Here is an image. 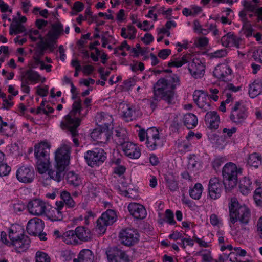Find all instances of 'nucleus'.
Here are the masks:
<instances>
[{
  "label": "nucleus",
  "mask_w": 262,
  "mask_h": 262,
  "mask_svg": "<svg viewBox=\"0 0 262 262\" xmlns=\"http://www.w3.org/2000/svg\"><path fill=\"white\" fill-rule=\"evenodd\" d=\"M180 84L179 77L174 74L160 79L157 82L154 90V100L158 101L160 98L168 104H173L174 97L173 90Z\"/></svg>",
  "instance_id": "nucleus-1"
},
{
  "label": "nucleus",
  "mask_w": 262,
  "mask_h": 262,
  "mask_svg": "<svg viewBox=\"0 0 262 262\" xmlns=\"http://www.w3.org/2000/svg\"><path fill=\"white\" fill-rule=\"evenodd\" d=\"M70 148L69 145H63L56 150L55 157L56 168L55 170L50 169L48 171V175L51 179L60 182L63 177L66 167L69 163Z\"/></svg>",
  "instance_id": "nucleus-2"
},
{
  "label": "nucleus",
  "mask_w": 262,
  "mask_h": 262,
  "mask_svg": "<svg viewBox=\"0 0 262 262\" xmlns=\"http://www.w3.org/2000/svg\"><path fill=\"white\" fill-rule=\"evenodd\" d=\"M30 40L36 42L37 48L36 49L34 57L40 58L44 51L49 49L53 51L55 48L56 40L59 34H28Z\"/></svg>",
  "instance_id": "nucleus-3"
},
{
  "label": "nucleus",
  "mask_w": 262,
  "mask_h": 262,
  "mask_svg": "<svg viewBox=\"0 0 262 262\" xmlns=\"http://www.w3.org/2000/svg\"><path fill=\"white\" fill-rule=\"evenodd\" d=\"M230 226L232 227L238 220L241 223L246 224L248 223L250 214L249 209L245 205L239 206L236 199H232L229 205Z\"/></svg>",
  "instance_id": "nucleus-4"
},
{
  "label": "nucleus",
  "mask_w": 262,
  "mask_h": 262,
  "mask_svg": "<svg viewBox=\"0 0 262 262\" xmlns=\"http://www.w3.org/2000/svg\"><path fill=\"white\" fill-rule=\"evenodd\" d=\"M78 93L72 94V99L74 100L72 106V110L68 115L65 116L62 121V125L66 123V125L70 128L79 126L80 123V119L78 117V115H80L82 107L81 101L78 98Z\"/></svg>",
  "instance_id": "nucleus-5"
},
{
  "label": "nucleus",
  "mask_w": 262,
  "mask_h": 262,
  "mask_svg": "<svg viewBox=\"0 0 262 262\" xmlns=\"http://www.w3.org/2000/svg\"><path fill=\"white\" fill-rule=\"evenodd\" d=\"M241 173L242 169L238 168L234 163L229 162L226 164L222 170L225 188L230 190L235 187L238 182V176Z\"/></svg>",
  "instance_id": "nucleus-6"
},
{
  "label": "nucleus",
  "mask_w": 262,
  "mask_h": 262,
  "mask_svg": "<svg viewBox=\"0 0 262 262\" xmlns=\"http://www.w3.org/2000/svg\"><path fill=\"white\" fill-rule=\"evenodd\" d=\"M15 229V226H11L9 229V237L11 239V246L15 247L16 251L20 253L28 248L30 241L27 236L17 233Z\"/></svg>",
  "instance_id": "nucleus-7"
},
{
  "label": "nucleus",
  "mask_w": 262,
  "mask_h": 262,
  "mask_svg": "<svg viewBox=\"0 0 262 262\" xmlns=\"http://www.w3.org/2000/svg\"><path fill=\"white\" fill-rule=\"evenodd\" d=\"M84 158L89 166L94 167L102 164L106 159V154L103 149L88 150Z\"/></svg>",
  "instance_id": "nucleus-8"
},
{
  "label": "nucleus",
  "mask_w": 262,
  "mask_h": 262,
  "mask_svg": "<svg viewBox=\"0 0 262 262\" xmlns=\"http://www.w3.org/2000/svg\"><path fill=\"white\" fill-rule=\"evenodd\" d=\"M248 116V112L244 104L239 101L235 103L231 108L230 118L232 122L237 125L245 122Z\"/></svg>",
  "instance_id": "nucleus-9"
},
{
  "label": "nucleus",
  "mask_w": 262,
  "mask_h": 262,
  "mask_svg": "<svg viewBox=\"0 0 262 262\" xmlns=\"http://www.w3.org/2000/svg\"><path fill=\"white\" fill-rule=\"evenodd\" d=\"M116 220V214L113 210H107L97 221L96 229L99 233H104L106 227L113 224Z\"/></svg>",
  "instance_id": "nucleus-10"
},
{
  "label": "nucleus",
  "mask_w": 262,
  "mask_h": 262,
  "mask_svg": "<svg viewBox=\"0 0 262 262\" xmlns=\"http://www.w3.org/2000/svg\"><path fill=\"white\" fill-rule=\"evenodd\" d=\"M119 238L122 244L130 246L138 243L139 235L136 230L133 228H126L120 231Z\"/></svg>",
  "instance_id": "nucleus-11"
},
{
  "label": "nucleus",
  "mask_w": 262,
  "mask_h": 262,
  "mask_svg": "<svg viewBox=\"0 0 262 262\" xmlns=\"http://www.w3.org/2000/svg\"><path fill=\"white\" fill-rule=\"evenodd\" d=\"M118 110L121 116L127 121L136 119L141 115L138 107L125 103H120Z\"/></svg>",
  "instance_id": "nucleus-12"
},
{
  "label": "nucleus",
  "mask_w": 262,
  "mask_h": 262,
  "mask_svg": "<svg viewBox=\"0 0 262 262\" xmlns=\"http://www.w3.org/2000/svg\"><path fill=\"white\" fill-rule=\"evenodd\" d=\"M49 205L40 199L30 201L27 205L29 212L35 216H40L46 214Z\"/></svg>",
  "instance_id": "nucleus-13"
},
{
  "label": "nucleus",
  "mask_w": 262,
  "mask_h": 262,
  "mask_svg": "<svg viewBox=\"0 0 262 262\" xmlns=\"http://www.w3.org/2000/svg\"><path fill=\"white\" fill-rule=\"evenodd\" d=\"M146 145L151 150H155L157 147L162 144V140L159 135V132L156 127H151L147 129Z\"/></svg>",
  "instance_id": "nucleus-14"
},
{
  "label": "nucleus",
  "mask_w": 262,
  "mask_h": 262,
  "mask_svg": "<svg viewBox=\"0 0 262 262\" xmlns=\"http://www.w3.org/2000/svg\"><path fill=\"white\" fill-rule=\"evenodd\" d=\"M113 128L112 126L97 128L91 133V137L99 143H106L110 138Z\"/></svg>",
  "instance_id": "nucleus-15"
},
{
  "label": "nucleus",
  "mask_w": 262,
  "mask_h": 262,
  "mask_svg": "<svg viewBox=\"0 0 262 262\" xmlns=\"http://www.w3.org/2000/svg\"><path fill=\"white\" fill-rule=\"evenodd\" d=\"M193 100L199 107L203 111L210 109V100L208 94L202 90H195L193 94Z\"/></svg>",
  "instance_id": "nucleus-16"
},
{
  "label": "nucleus",
  "mask_w": 262,
  "mask_h": 262,
  "mask_svg": "<svg viewBox=\"0 0 262 262\" xmlns=\"http://www.w3.org/2000/svg\"><path fill=\"white\" fill-rule=\"evenodd\" d=\"M121 145L124 154L131 159H138L140 157L141 151L139 148L135 144L130 142L119 141Z\"/></svg>",
  "instance_id": "nucleus-17"
},
{
  "label": "nucleus",
  "mask_w": 262,
  "mask_h": 262,
  "mask_svg": "<svg viewBox=\"0 0 262 262\" xmlns=\"http://www.w3.org/2000/svg\"><path fill=\"white\" fill-rule=\"evenodd\" d=\"M17 180L22 183H29L34 178V172L32 167L22 166L18 168L16 173Z\"/></svg>",
  "instance_id": "nucleus-18"
},
{
  "label": "nucleus",
  "mask_w": 262,
  "mask_h": 262,
  "mask_svg": "<svg viewBox=\"0 0 262 262\" xmlns=\"http://www.w3.org/2000/svg\"><path fill=\"white\" fill-rule=\"evenodd\" d=\"M188 70L195 79L202 78L205 73V66L199 58H194L189 64Z\"/></svg>",
  "instance_id": "nucleus-19"
},
{
  "label": "nucleus",
  "mask_w": 262,
  "mask_h": 262,
  "mask_svg": "<svg viewBox=\"0 0 262 262\" xmlns=\"http://www.w3.org/2000/svg\"><path fill=\"white\" fill-rule=\"evenodd\" d=\"M50 145L46 141L41 142L35 147L34 155L37 161L49 160Z\"/></svg>",
  "instance_id": "nucleus-20"
},
{
  "label": "nucleus",
  "mask_w": 262,
  "mask_h": 262,
  "mask_svg": "<svg viewBox=\"0 0 262 262\" xmlns=\"http://www.w3.org/2000/svg\"><path fill=\"white\" fill-rule=\"evenodd\" d=\"M208 189L209 196L212 199L216 200L221 196L222 185L217 178L213 177L210 179Z\"/></svg>",
  "instance_id": "nucleus-21"
},
{
  "label": "nucleus",
  "mask_w": 262,
  "mask_h": 262,
  "mask_svg": "<svg viewBox=\"0 0 262 262\" xmlns=\"http://www.w3.org/2000/svg\"><path fill=\"white\" fill-rule=\"evenodd\" d=\"M44 228L43 221L38 218H33L29 221L27 226V230L29 234L37 235L41 233Z\"/></svg>",
  "instance_id": "nucleus-22"
},
{
  "label": "nucleus",
  "mask_w": 262,
  "mask_h": 262,
  "mask_svg": "<svg viewBox=\"0 0 262 262\" xmlns=\"http://www.w3.org/2000/svg\"><path fill=\"white\" fill-rule=\"evenodd\" d=\"M232 70L226 64H218L214 69L213 74L216 78L222 81L229 80Z\"/></svg>",
  "instance_id": "nucleus-23"
},
{
  "label": "nucleus",
  "mask_w": 262,
  "mask_h": 262,
  "mask_svg": "<svg viewBox=\"0 0 262 262\" xmlns=\"http://www.w3.org/2000/svg\"><path fill=\"white\" fill-rule=\"evenodd\" d=\"M222 45L226 47L239 48L242 45V39L234 34H226L221 38Z\"/></svg>",
  "instance_id": "nucleus-24"
},
{
  "label": "nucleus",
  "mask_w": 262,
  "mask_h": 262,
  "mask_svg": "<svg viewBox=\"0 0 262 262\" xmlns=\"http://www.w3.org/2000/svg\"><path fill=\"white\" fill-rule=\"evenodd\" d=\"M130 214L137 219H143L146 216L147 212L144 207L137 203H131L128 206Z\"/></svg>",
  "instance_id": "nucleus-25"
},
{
  "label": "nucleus",
  "mask_w": 262,
  "mask_h": 262,
  "mask_svg": "<svg viewBox=\"0 0 262 262\" xmlns=\"http://www.w3.org/2000/svg\"><path fill=\"white\" fill-rule=\"evenodd\" d=\"M205 122L210 129H216L218 128L220 122L219 115L216 112H208L205 116Z\"/></svg>",
  "instance_id": "nucleus-26"
},
{
  "label": "nucleus",
  "mask_w": 262,
  "mask_h": 262,
  "mask_svg": "<svg viewBox=\"0 0 262 262\" xmlns=\"http://www.w3.org/2000/svg\"><path fill=\"white\" fill-rule=\"evenodd\" d=\"M27 18L25 16H21L20 18L16 17L13 18L10 25V33H23L26 31V29L22 23H25Z\"/></svg>",
  "instance_id": "nucleus-27"
},
{
  "label": "nucleus",
  "mask_w": 262,
  "mask_h": 262,
  "mask_svg": "<svg viewBox=\"0 0 262 262\" xmlns=\"http://www.w3.org/2000/svg\"><path fill=\"white\" fill-rule=\"evenodd\" d=\"M21 77L27 79L31 83H36L38 81L43 83L46 81L45 77H42L37 72L32 70H28L23 72Z\"/></svg>",
  "instance_id": "nucleus-28"
},
{
  "label": "nucleus",
  "mask_w": 262,
  "mask_h": 262,
  "mask_svg": "<svg viewBox=\"0 0 262 262\" xmlns=\"http://www.w3.org/2000/svg\"><path fill=\"white\" fill-rule=\"evenodd\" d=\"M95 121L97 124L102 123L103 124L102 127H107L108 126H112V124L113 121V119L112 115H109L108 113L101 112H98L95 116Z\"/></svg>",
  "instance_id": "nucleus-29"
},
{
  "label": "nucleus",
  "mask_w": 262,
  "mask_h": 262,
  "mask_svg": "<svg viewBox=\"0 0 262 262\" xmlns=\"http://www.w3.org/2000/svg\"><path fill=\"white\" fill-rule=\"evenodd\" d=\"M94 255L93 252L89 249H83L80 251L77 258H74L73 262H93Z\"/></svg>",
  "instance_id": "nucleus-30"
},
{
  "label": "nucleus",
  "mask_w": 262,
  "mask_h": 262,
  "mask_svg": "<svg viewBox=\"0 0 262 262\" xmlns=\"http://www.w3.org/2000/svg\"><path fill=\"white\" fill-rule=\"evenodd\" d=\"M262 93V81L255 80L249 85L248 93L251 98H254Z\"/></svg>",
  "instance_id": "nucleus-31"
},
{
  "label": "nucleus",
  "mask_w": 262,
  "mask_h": 262,
  "mask_svg": "<svg viewBox=\"0 0 262 262\" xmlns=\"http://www.w3.org/2000/svg\"><path fill=\"white\" fill-rule=\"evenodd\" d=\"M16 130L15 125L12 123L8 124L2 120L0 116V134L7 137L12 136Z\"/></svg>",
  "instance_id": "nucleus-32"
},
{
  "label": "nucleus",
  "mask_w": 262,
  "mask_h": 262,
  "mask_svg": "<svg viewBox=\"0 0 262 262\" xmlns=\"http://www.w3.org/2000/svg\"><path fill=\"white\" fill-rule=\"evenodd\" d=\"M75 232L78 238L82 241H88L91 238V233L90 230L84 227H78L75 229Z\"/></svg>",
  "instance_id": "nucleus-33"
},
{
  "label": "nucleus",
  "mask_w": 262,
  "mask_h": 262,
  "mask_svg": "<svg viewBox=\"0 0 262 262\" xmlns=\"http://www.w3.org/2000/svg\"><path fill=\"white\" fill-rule=\"evenodd\" d=\"M61 237L63 241L67 244L76 245L78 243L75 231H68L64 232Z\"/></svg>",
  "instance_id": "nucleus-34"
},
{
  "label": "nucleus",
  "mask_w": 262,
  "mask_h": 262,
  "mask_svg": "<svg viewBox=\"0 0 262 262\" xmlns=\"http://www.w3.org/2000/svg\"><path fill=\"white\" fill-rule=\"evenodd\" d=\"M184 125L189 129L195 127L198 124L196 116L192 113L185 114L183 118Z\"/></svg>",
  "instance_id": "nucleus-35"
},
{
  "label": "nucleus",
  "mask_w": 262,
  "mask_h": 262,
  "mask_svg": "<svg viewBox=\"0 0 262 262\" xmlns=\"http://www.w3.org/2000/svg\"><path fill=\"white\" fill-rule=\"evenodd\" d=\"M60 198L64 203V207L68 208H73L76 206V203L73 200L69 192L67 191H62L60 192Z\"/></svg>",
  "instance_id": "nucleus-36"
},
{
  "label": "nucleus",
  "mask_w": 262,
  "mask_h": 262,
  "mask_svg": "<svg viewBox=\"0 0 262 262\" xmlns=\"http://www.w3.org/2000/svg\"><path fill=\"white\" fill-rule=\"evenodd\" d=\"M66 179L67 183L74 187H77L82 184L81 178L73 171H69L67 173Z\"/></svg>",
  "instance_id": "nucleus-37"
},
{
  "label": "nucleus",
  "mask_w": 262,
  "mask_h": 262,
  "mask_svg": "<svg viewBox=\"0 0 262 262\" xmlns=\"http://www.w3.org/2000/svg\"><path fill=\"white\" fill-rule=\"evenodd\" d=\"M189 55H184L183 57L180 58L173 57L168 62V66L169 67H181L189 61Z\"/></svg>",
  "instance_id": "nucleus-38"
},
{
  "label": "nucleus",
  "mask_w": 262,
  "mask_h": 262,
  "mask_svg": "<svg viewBox=\"0 0 262 262\" xmlns=\"http://www.w3.org/2000/svg\"><path fill=\"white\" fill-rule=\"evenodd\" d=\"M203 187L201 183H197L194 186L190 187L189 193L190 196L194 200H199L202 195Z\"/></svg>",
  "instance_id": "nucleus-39"
},
{
  "label": "nucleus",
  "mask_w": 262,
  "mask_h": 262,
  "mask_svg": "<svg viewBox=\"0 0 262 262\" xmlns=\"http://www.w3.org/2000/svg\"><path fill=\"white\" fill-rule=\"evenodd\" d=\"M261 163L262 158L258 154L255 152L249 156L247 163L250 166L258 168L261 164Z\"/></svg>",
  "instance_id": "nucleus-40"
},
{
  "label": "nucleus",
  "mask_w": 262,
  "mask_h": 262,
  "mask_svg": "<svg viewBox=\"0 0 262 262\" xmlns=\"http://www.w3.org/2000/svg\"><path fill=\"white\" fill-rule=\"evenodd\" d=\"M56 207L52 220L60 221L63 217L61 210L64 207V203L62 201H57L56 202Z\"/></svg>",
  "instance_id": "nucleus-41"
},
{
  "label": "nucleus",
  "mask_w": 262,
  "mask_h": 262,
  "mask_svg": "<svg viewBox=\"0 0 262 262\" xmlns=\"http://www.w3.org/2000/svg\"><path fill=\"white\" fill-rule=\"evenodd\" d=\"M252 189L251 182L248 178H244L239 184L240 192L244 195H247Z\"/></svg>",
  "instance_id": "nucleus-42"
},
{
  "label": "nucleus",
  "mask_w": 262,
  "mask_h": 262,
  "mask_svg": "<svg viewBox=\"0 0 262 262\" xmlns=\"http://www.w3.org/2000/svg\"><path fill=\"white\" fill-rule=\"evenodd\" d=\"M166 184L168 188L171 191H176L178 190V183L176 178L171 174L167 176L165 178Z\"/></svg>",
  "instance_id": "nucleus-43"
},
{
  "label": "nucleus",
  "mask_w": 262,
  "mask_h": 262,
  "mask_svg": "<svg viewBox=\"0 0 262 262\" xmlns=\"http://www.w3.org/2000/svg\"><path fill=\"white\" fill-rule=\"evenodd\" d=\"M122 250L117 248H113L107 250L106 252L108 260L117 261L121 255Z\"/></svg>",
  "instance_id": "nucleus-44"
},
{
  "label": "nucleus",
  "mask_w": 262,
  "mask_h": 262,
  "mask_svg": "<svg viewBox=\"0 0 262 262\" xmlns=\"http://www.w3.org/2000/svg\"><path fill=\"white\" fill-rule=\"evenodd\" d=\"M61 127L62 129H67L71 135L72 138H73V141L75 144V146H77L79 145L78 143V140L77 138L76 137V136L78 134V132L77 130V127L79 126H77L76 127H73V128H70L69 126H67L66 124H62V122H61L60 124Z\"/></svg>",
  "instance_id": "nucleus-45"
},
{
  "label": "nucleus",
  "mask_w": 262,
  "mask_h": 262,
  "mask_svg": "<svg viewBox=\"0 0 262 262\" xmlns=\"http://www.w3.org/2000/svg\"><path fill=\"white\" fill-rule=\"evenodd\" d=\"M200 166L198 159L195 155H190L188 158V168L191 170H198Z\"/></svg>",
  "instance_id": "nucleus-46"
},
{
  "label": "nucleus",
  "mask_w": 262,
  "mask_h": 262,
  "mask_svg": "<svg viewBox=\"0 0 262 262\" xmlns=\"http://www.w3.org/2000/svg\"><path fill=\"white\" fill-rule=\"evenodd\" d=\"M86 187L88 194L91 198L97 196L100 192V189L96 184L89 183L86 184Z\"/></svg>",
  "instance_id": "nucleus-47"
},
{
  "label": "nucleus",
  "mask_w": 262,
  "mask_h": 262,
  "mask_svg": "<svg viewBox=\"0 0 262 262\" xmlns=\"http://www.w3.org/2000/svg\"><path fill=\"white\" fill-rule=\"evenodd\" d=\"M195 255L201 256L202 262H210L212 259L210 251L207 249H202L198 252Z\"/></svg>",
  "instance_id": "nucleus-48"
},
{
  "label": "nucleus",
  "mask_w": 262,
  "mask_h": 262,
  "mask_svg": "<svg viewBox=\"0 0 262 262\" xmlns=\"http://www.w3.org/2000/svg\"><path fill=\"white\" fill-rule=\"evenodd\" d=\"M49 166V160L47 161H37V168L39 173H44L48 170Z\"/></svg>",
  "instance_id": "nucleus-49"
},
{
  "label": "nucleus",
  "mask_w": 262,
  "mask_h": 262,
  "mask_svg": "<svg viewBox=\"0 0 262 262\" xmlns=\"http://www.w3.org/2000/svg\"><path fill=\"white\" fill-rule=\"evenodd\" d=\"M36 262H51L50 258L43 252L37 251L36 253Z\"/></svg>",
  "instance_id": "nucleus-50"
},
{
  "label": "nucleus",
  "mask_w": 262,
  "mask_h": 262,
  "mask_svg": "<svg viewBox=\"0 0 262 262\" xmlns=\"http://www.w3.org/2000/svg\"><path fill=\"white\" fill-rule=\"evenodd\" d=\"M253 199L257 206H262V188H258L255 191Z\"/></svg>",
  "instance_id": "nucleus-51"
},
{
  "label": "nucleus",
  "mask_w": 262,
  "mask_h": 262,
  "mask_svg": "<svg viewBox=\"0 0 262 262\" xmlns=\"http://www.w3.org/2000/svg\"><path fill=\"white\" fill-rule=\"evenodd\" d=\"M227 54V51L225 49L216 50L209 54L211 58H222L225 57Z\"/></svg>",
  "instance_id": "nucleus-52"
},
{
  "label": "nucleus",
  "mask_w": 262,
  "mask_h": 262,
  "mask_svg": "<svg viewBox=\"0 0 262 262\" xmlns=\"http://www.w3.org/2000/svg\"><path fill=\"white\" fill-rule=\"evenodd\" d=\"M165 221L170 225H174L176 222L174 220L173 212L169 209L166 210L165 212Z\"/></svg>",
  "instance_id": "nucleus-53"
},
{
  "label": "nucleus",
  "mask_w": 262,
  "mask_h": 262,
  "mask_svg": "<svg viewBox=\"0 0 262 262\" xmlns=\"http://www.w3.org/2000/svg\"><path fill=\"white\" fill-rule=\"evenodd\" d=\"M253 58L262 63V47H259L252 53Z\"/></svg>",
  "instance_id": "nucleus-54"
},
{
  "label": "nucleus",
  "mask_w": 262,
  "mask_h": 262,
  "mask_svg": "<svg viewBox=\"0 0 262 262\" xmlns=\"http://www.w3.org/2000/svg\"><path fill=\"white\" fill-rule=\"evenodd\" d=\"M11 167L4 162L0 164V176H7L11 171Z\"/></svg>",
  "instance_id": "nucleus-55"
},
{
  "label": "nucleus",
  "mask_w": 262,
  "mask_h": 262,
  "mask_svg": "<svg viewBox=\"0 0 262 262\" xmlns=\"http://www.w3.org/2000/svg\"><path fill=\"white\" fill-rule=\"evenodd\" d=\"M208 39L204 36L200 37L195 40L194 44L198 47H204L207 45Z\"/></svg>",
  "instance_id": "nucleus-56"
},
{
  "label": "nucleus",
  "mask_w": 262,
  "mask_h": 262,
  "mask_svg": "<svg viewBox=\"0 0 262 262\" xmlns=\"http://www.w3.org/2000/svg\"><path fill=\"white\" fill-rule=\"evenodd\" d=\"M21 81V90L24 93L29 94L30 92V87L29 86V83L28 81L25 78H23L22 77L20 78Z\"/></svg>",
  "instance_id": "nucleus-57"
},
{
  "label": "nucleus",
  "mask_w": 262,
  "mask_h": 262,
  "mask_svg": "<svg viewBox=\"0 0 262 262\" xmlns=\"http://www.w3.org/2000/svg\"><path fill=\"white\" fill-rule=\"evenodd\" d=\"M226 161L224 157H217L214 159L212 163V165L213 168H219Z\"/></svg>",
  "instance_id": "nucleus-58"
},
{
  "label": "nucleus",
  "mask_w": 262,
  "mask_h": 262,
  "mask_svg": "<svg viewBox=\"0 0 262 262\" xmlns=\"http://www.w3.org/2000/svg\"><path fill=\"white\" fill-rule=\"evenodd\" d=\"M171 54V50L169 49L160 50L158 52V56L162 59H165Z\"/></svg>",
  "instance_id": "nucleus-59"
},
{
  "label": "nucleus",
  "mask_w": 262,
  "mask_h": 262,
  "mask_svg": "<svg viewBox=\"0 0 262 262\" xmlns=\"http://www.w3.org/2000/svg\"><path fill=\"white\" fill-rule=\"evenodd\" d=\"M243 6L245 9L249 11L253 12L256 7V5L253 3V2L251 0L246 1L245 0L243 2Z\"/></svg>",
  "instance_id": "nucleus-60"
},
{
  "label": "nucleus",
  "mask_w": 262,
  "mask_h": 262,
  "mask_svg": "<svg viewBox=\"0 0 262 262\" xmlns=\"http://www.w3.org/2000/svg\"><path fill=\"white\" fill-rule=\"evenodd\" d=\"M52 33H63L64 31L63 25L60 22H56L52 24Z\"/></svg>",
  "instance_id": "nucleus-61"
},
{
  "label": "nucleus",
  "mask_w": 262,
  "mask_h": 262,
  "mask_svg": "<svg viewBox=\"0 0 262 262\" xmlns=\"http://www.w3.org/2000/svg\"><path fill=\"white\" fill-rule=\"evenodd\" d=\"M27 38H29L30 39L29 35L28 34H24L22 36H18L15 38L14 40L15 42L17 43L20 45H22L26 42Z\"/></svg>",
  "instance_id": "nucleus-62"
},
{
  "label": "nucleus",
  "mask_w": 262,
  "mask_h": 262,
  "mask_svg": "<svg viewBox=\"0 0 262 262\" xmlns=\"http://www.w3.org/2000/svg\"><path fill=\"white\" fill-rule=\"evenodd\" d=\"M141 40L145 45H149L154 40V37L151 34H145L144 37H141Z\"/></svg>",
  "instance_id": "nucleus-63"
},
{
  "label": "nucleus",
  "mask_w": 262,
  "mask_h": 262,
  "mask_svg": "<svg viewBox=\"0 0 262 262\" xmlns=\"http://www.w3.org/2000/svg\"><path fill=\"white\" fill-rule=\"evenodd\" d=\"M48 91L49 87L48 86H45L43 88H41L40 86L37 87V93L38 95L42 97L47 96Z\"/></svg>",
  "instance_id": "nucleus-64"
}]
</instances>
